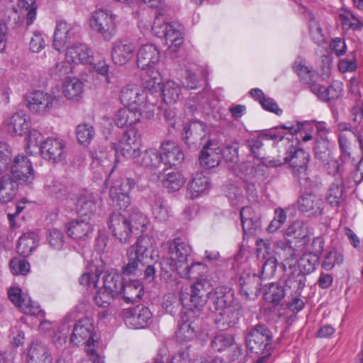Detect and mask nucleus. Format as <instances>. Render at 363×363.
Masks as SVG:
<instances>
[{"instance_id": "nucleus-1", "label": "nucleus", "mask_w": 363, "mask_h": 363, "mask_svg": "<svg viewBox=\"0 0 363 363\" xmlns=\"http://www.w3.org/2000/svg\"><path fill=\"white\" fill-rule=\"evenodd\" d=\"M147 223V217L142 213H133L125 217L120 213H113L108 219V228L121 242H127L133 233L143 232Z\"/></svg>"}, {"instance_id": "nucleus-2", "label": "nucleus", "mask_w": 363, "mask_h": 363, "mask_svg": "<svg viewBox=\"0 0 363 363\" xmlns=\"http://www.w3.org/2000/svg\"><path fill=\"white\" fill-rule=\"evenodd\" d=\"M155 242L152 237L140 236L136 242L128 250V262L122 267V274L127 276L135 274L138 269L139 264L147 257L148 250L155 248Z\"/></svg>"}, {"instance_id": "nucleus-3", "label": "nucleus", "mask_w": 363, "mask_h": 363, "mask_svg": "<svg viewBox=\"0 0 363 363\" xmlns=\"http://www.w3.org/2000/svg\"><path fill=\"white\" fill-rule=\"evenodd\" d=\"M152 33L158 38H164L169 47H179L183 43L181 30L175 25L165 21L163 14L159 12L155 17L151 27Z\"/></svg>"}, {"instance_id": "nucleus-4", "label": "nucleus", "mask_w": 363, "mask_h": 363, "mask_svg": "<svg viewBox=\"0 0 363 363\" xmlns=\"http://www.w3.org/2000/svg\"><path fill=\"white\" fill-rule=\"evenodd\" d=\"M70 341L77 346L93 345V347H98L99 340L94 330L93 320L89 318H83L79 320L74 325Z\"/></svg>"}, {"instance_id": "nucleus-5", "label": "nucleus", "mask_w": 363, "mask_h": 363, "mask_svg": "<svg viewBox=\"0 0 363 363\" xmlns=\"http://www.w3.org/2000/svg\"><path fill=\"white\" fill-rule=\"evenodd\" d=\"M140 135L134 128L128 130L123 135L119 143L116 145L113 144L111 150L114 152L116 159L136 158L140 157L139 143Z\"/></svg>"}, {"instance_id": "nucleus-6", "label": "nucleus", "mask_w": 363, "mask_h": 363, "mask_svg": "<svg viewBox=\"0 0 363 363\" xmlns=\"http://www.w3.org/2000/svg\"><path fill=\"white\" fill-rule=\"evenodd\" d=\"M59 97L55 94L37 90L26 96V106L29 111L38 115H45L59 102Z\"/></svg>"}, {"instance_id": "nucleus-7", "label": "nucleus", "mask_w": 363, "mask_h": 363, "mask_svg": "<svg viewBox=\"0 0 363 363\" xmlns=\"http://www.w3.org/2000/svg\"><path fill=\"white\" fill-rule=\"evenodd\" d=\"M116 17V15L106 9H99L92 13L90 26L105 40H109L115 34Z\"/></svg>"}, {"instance_id": "nucleus-8", "label": "nucleus", "mask_w": 363, "mask_h": 363, "mask_svg": "<svg viewBox=\"0 0 363 363\" xmlns=\"http://www.w3.org/2000/svg\"><path fill=\"white\" fill-rule=\"evenodd\" d=\"M168 246V262L169 268L176 271L180 266L186 264L188 257L191 252L190 245L180 238H176L169 240Z\"/></svg>"}, {"instance_id": "nucleus-9", "label": "nucleus", "mask_w": 363, "mask_h": 363, "mask_svg": "<svg viewBox=\"0 0 363 363\" xmlns=\"http://www.w3.org/2000/svg\"><path fill=\"white\" fill-rule=\"evenodd\" d=\"M199 315L192 309H186L181 313L176 332V337L179 341H191L196 337Z\"/></svg>"}, {"instance_id": "nucleus-10", "label": "nucleus", "mask_w": 363, "mask_h": 363, "mask_svg": "<svg viewBox=\"0 0 363 363\" xmlns=\"http://www.w3.org/2000/svg\"><path fill=\"white\" fill-rule=\"evenodd\" d=\"M211 283L207 279H201L196 281L190 289L189 308L197 313L201 314L208 298L210 300L211 292Z\"/></svg>"}, {"instance_id": "nucleus-11", "label": "nucleus", "mask_w": 363, "mask_h": 363, "mask_svg": "<svg viewBox=\"0 0 363 363\" xmlns=\"http://www.w3.org/2000/svg\"><path fill=\"white\" fill-rule=\"evenodd\" d=\"M9 299L24 314L30 315H43V311L40 306L32 301L27 294H23L18 286H13L8 290Z\"/></svg>"}, {"instance_id": "nucleus-12", "label": "nucleus", "mask_w": 363, "mask_h": 363, "mask_svg": "<svg viewBox=\"0 0 363 363\" xmlns=\"http://www.w3.org/2000/svg\"><path fill=\"white\" fill-rule=\"evenodd\" d=\"M271 342L272 336L267 328L262 325L255 326L246 337L247 347L255 353L267 351Z\"/></svg>"}, {"instance_id": "nucleus-13", "label": "nucleus", "mask_w": 363, "mask_h": 363, "mask_svg": "<svg viewBox=\"0 0 363 363\" xmlns=\"http://www.w3.org/2000/svg\"><path fill=\"white\" fill-rule=\"evenodd\" d=\"M133 179H123L120 184H115L110 189V197L113 205L120 210H125L130 203L129 191L135 186Z\"/></svg>"}, {"instance_id": "nucleus-14", "label": "nucleus", "mask_w": 363, "mask_h": 363, "mask_svg": "<svg viewBox=\"0 0 363 363\" xmlns=\"http://www.w3.org/2000/svg\"><path fill=\"white\" fill-rule=\"evenodd\" d=\"M126 325L133 329L145 328L151 321L152 313L148 308L137 306L126 309L123 313Z\"/></svg>"}, {"instance_id": "nucleus-15", "label": "nucleus", "mask_w": 363, "mask_h": 363, "mask_svg": "<svg viewBox=\"0 0 363 363\" xmlns=\"http://www.w3.org/2000/svg\"><path fill=\"white\" fill-rule=\"evenodd\" d=\"M208 134L207 125L201 121L194 120L184 125L183 140L189 146H200L203 140Z\"/></svg>"}, {"instance_id": "nucleus-16", "label": "nucleus", "mask_w": 363, "mask_h": 363, "mask_svg": "<svg viewBox=\"0 0 363 363\" xmlns=\"http://www.w3.org/2000/svg\"><path fill=\"white\" fill-rule=\"evenodd\" d=\"M137 65L142 70L156 69L160 60V52L153 44L142 45L137 52Z\"/></svg>"}, {"instance_id": "nucleus-17", "label": "nucleus", "mask_w": 363, "mask_h": 363, "mask_svg": "<svg viewBox=\"0 0 363 363\" xmlns=\"http://www.w3.org/2000/svg\"><path fill=\"white\" fill-rule=\"evenodd\" d=\"M210 303H212L214 311L238 304L234 298V291L228 286H218L212 289Z\"/></svg>"}, {"instance_id": "nucleus-18", "label": "nucleus", "mask_w": 363, "mask_h": 363, "mask_svg": "<svg viewBox=\"0 0 363 363\" xmlns=\"http://www.w3.org/2000/svg\"><path fill=\"white\" fill-rule=\"evenodd\" d=\"M262 278L255 273L244 272L240 278V294L246 299H255L261 290Z\"/></svg>"}, {"instance_id": "nucleus-19", "label": "nucleus", "mask_w": 363, "mask_h": 363, "mask_svg": "<svg viewBox=\"0 0 363 363\" xmlns=\"http://www.w3.org/2000/svg\"><path fill=\"white\" fill-rule=\"evenodd\" d=\"M100 198L93 192L85 191L77 197V212L79 218L92 219Z\"/></svg>"}, {"instance_id": "nucleus-20", "label": "nucleus", "mask_w": 363, "mask_h": 363, "mask_svg": "<svg viewBox=\"0 0 363 363\" xmlns=\"http://www.w3.org/2000/svg\"><path fill=\"white\" fill-rule=\"evenodd\" d=\"M134 45L128 40L121 39L113 43L111 55L114 64L124 65L129 62L134 56Z\"/></svg>"}, {"instance_id": "nucleus-21", "label": "nucleus", "mask_w": 363, "mask_h": 363, "mask_svg": "<svg viewBox=\"0 0 363 363\" xmlns=\"http://www.w3.org/2000/svg\"><path fill=\"white\" fill-rule=\"evenodd\" d=\"M40 155L44 159H61L67 156L65 141L60 138H48L41 145Z\"/></svg>"}, {"instance_id": "nucleus-22", "label": "nucleus", "mask_w": 363, "mask_h": 363, "mask_svg": "<svg viewBox=\"0 0 363 363\" xmlns=\"http://www.w3.org/2000/svg\"><path fill=\"white\" fill-rule=\"evenodd\" d=\"M79 30L77 25L67 23L65 21L57 23L53 39L54 48L60 51L72 39Z\"/></svg>"}, {"instance_id": "nucleus-23", "label": "nucleus", "mask_w": 363, "mask_h": 363, "mask_svg": "<svg viewBox=\"0 0 363 363\" xmlns=\"http://www.w3.org/2000/svg\"><path fill=\"white\" fill-rule=\"evenodd\" d=\"M11 172L15 181L24 185L32 184L35 179V170L30 160H12Z\"/></svg>"}, {"instance_id": "nucleus-24", "label": "nucleus", "mask_w": 363, "mask_h": 363, "mask_svg": "<svg viewBox=\"0 0 363 363\" xmlns=\"http://www.w3.org/2000/svg\"><path fill=\"white\" fill-rule=\"evenodd\" d=\"M240 305L236 304L223 309L215 311V324L221 330L234 326L238 321L240 314Z\"/></svg>"}, {"instance_id": "nucleus-25", "label": "nucleus", "mask_w": 363, "mask_h": 363, "mask_svg": "<svg viewBox=\"0 0 363 363\" xmlns=\"http://www.w3.org/2000/svg\"><path fill=\"white\" fill-rule=\"evenodd\" d=\"M94 231L92 219L79 218L69 221L67 225V235L74 240L89 238Z\"/></svg>"}, {"instance_id": "nucleus-26", "label": "nucleus", "mask_w": 363, "mask_h": 363, "mask_svg": "<svg viewBox=\"0 0 363 363\" xmlns=\"http://www.w3.org/2000/svg\"><path fill=\"white\" fill-rule=\"evenodd\" d=\"M146 157H158L160 159L166 157L167 159H184V155L180 145L174 140H166L161 143L160 152H157L155 149L150 148L145 152Z\"/></svg>"}, {"instance_id": "nucleus-27", "label": "nucleus", "mask_w": 363, "mask_h": 363, "mask_svg": "<svg viewBox=\"0 0 363 363\" xmlns=\"http://www.w3.org/2000/svg\"><path fill=\"white\" fill-rule=\"evenodd\" d=\"M65 59L69 63L89 64L93 60V52L84 44L73 45L67 48Z\"/></svg>"}, {"instance_id": "nucleus-28", "label": "nucleus", "mask_w": 363, "mask_h": 363, "mask_svg": "<svg viewBox=\"0 0 363 363\" xmlns=\"http://www.w3.org/2000/svg\"><path fill=\"white\" fill-rule=\"evenodd\" d=\"M7 132L15 136H21L29 128V121L27 115L23 111L16 112L7 118L5 121Z\"/></svg>"}, {"instance_id": "nucleus-29", "label": "nucleus", "mask_w": 363, "mask_h": 363, "mask_svg": "<svg viewBox=\"0 0 363 363\" xmlns=\"http://www.w3.org/2000/svg\"><path fill=\"white\" fill-rule=\"evenodd\" d=\"M298 208L301 212L308 216L321 214L323 210V202L314 194H304L298 200Z\"/></svg>"}, {"instance_id": "nucleus-30", "label": "nucleus", "mask_w": 363, "mask_h": 363, "mask_svg": "<svg viewBox=\"0 0 363 363\" xmlns=\"http://www.w3.org/2000/svg\"><path fill=\"white\" fill-rule=\"evenodd\" d=\"M210 185L209 179L202 172H197L187 184L186 196L190 199L198 198L210 188Z\"/></svg>"}, {"instance_id": "nucleus-31", "label": "nucleus", "mask_w": 363, "mask_h": 363, "mask_svg": "<svg viewBox=\"0 0 363 363\" xmlns=\"http://www.w3.org/2000/svg\"><path fill=\"white\" fill-rule=\"evenodd\" d=\"M143 294V284L138 280H130L123 282L119 296H121L126 303H134L140 300Z\"/></svg>"}, {"instance_id": "nucleus-32", "label": "nucleus", "mask_w": 363, "mask_h": 363, "mask_svg": "<svg viewBox=\"0 0 363 363\" xmlns=\"http://www.w3.org/2000/svg\"><path fill=\"white\" fill-rule=\"evenodd\" d=\"M208 267L201 262H194L189 264L180 266L175 272L177 274L184 279H195L197 280L204 279L203 277L207 273Z\"/></svg>"}, {"instance_id": "nucleus-33", "label": "nucleus", "mask_w": 363, "mask_h": 363, "mask_svg": "<svg viewBox=\"0 0 363 363\" xmlns=\"http://www.w3.org/2000/svg\"><path fill=\"white\" fill-rule=\"evenodd\" d=\"M285 236L289 240H297L301 245L306 246L309 241L308 228L302 220H296L289 225L286 230Z\"/></svg>"}, {"instance_id": "nucleus-34", "label": "nucleus", "mask_w": 363, "mask_h": 363, "mask_svg": "<svg viewBox=\"0 0 363 363\" xmlns=\"http://www.w3.org/2000/svg\"><path fill=\"white\" fill-rule=\"evenodd\" d=\"M28 363H51L52 357L48 348L40 342H33L27 354Z\"/></svg>"}, {"instance_id": "nucleus-35", "label": "nucleus", "mask_w": 363, "mask_h": 363, "mask_svg": "<svg viewBox=\"0 0 363 363\" xmlns=\"http://www.w3.org/2000/svg\"><path fill=\"white\" fill-rule=\"evenodd\" d=\"M133 101V104L130 107L143 111L144 117L147 119L153 116L155 102L151 101L150 96L145 89H142V91H138V94Z\"/></svg>"}, {"instance_id": "nucleus-36", "label": "nucleus", "mask_w": 363, "mask_h": 363, "mask_svg": "<svg viewBox=\"0 0 363 363\" xmlns=\"http://www.w3.org/2000/svg\"><path fill=\"white\" fill-rule=\"evenodd\" d=\"M84 84L77 78H66L62 84V92L68 100L78 101L83 94Z\"/></svg>"}, {"instance_id": "nucleus-37", "label": "nucleus", "mask_w": 363, "mask_h": 363, "mask_svg": "<svg viewBox=\"0 0 363 363\" xmlns=\"http://www.w3.org/2000/svg\"><path fill=\"white\" fill-rule=\"evenodd\" d=\"M351 140L358 142L360 148L363 150V137L362 135L355 133L353 131L340 133L338 135V142L342 157H350L351 156Z\"/></svg>"}, {"instance_id": "nucleus-38", "label": "nucleus", "mask_w": 363, "mask_h": 363, "mask_svg": "<svg viewBox=\"0 0 363 363\" xmlns=\"http://www.w3.org/2000/svg\"><path fill=\"white\" fill-rule=\"evenodd\" d=\"M142 80L144 88L151 92L150 97H152L153 92L161 89L162 78L160 73L157 69L143 70Z\"/></svg>"}, {"instance_id": "nucleus-39", "label": "nucleus", "mask_w": 363, "mask_h": 363, "mask_svg": "<svg viewBox=\"0 0 363 363\" xmlns=\"http://www.w3.org/2000/svg\"><path fill=\"white\" fill-rule=\"evenodd\" d=\"M38 244V236L33 232L24 233L18 240V252L23 257L29 256Z\"/></svg>"}, {"instance_id": "nucleus-40", "label": "nucleus", "mask_w": 363, "mask_h": 363, "mask_svg": "<svg viewBox=\"0 0 363 363\" xmlns=\"http://www.w3.org/2000/svg\"><path fill=\"white\" fill-rule=\"evenodd\" d=\"M18 189L16 181L10 177H3L0 180V201L9 203L15 197Z\"/></svg>"}, {"instance_id": "nucleus-41", "label": "nucleus", "mask_w": 363, "mask_h": 363, "mask_svg": "<svg viewBox=\"0 0 363 363\" xmlns=\"http://www.w3.org/2000/svg\"><path fill=\"white\" fill-rule=\"evenodd\" d=\"M121 276L115 272H106L103 278V288L115 297L119 296L121 288L123 284Z\"/></svg>"}, {"instance_id": "nucleus-42", "label": "nucleus", "mask_w": 363, "mask_h": 363, "mask_svg": "<svg viewBox=\"0 0 363 363\" xmlns=\"http://www.w3.org/2000/svg\"><path fill=\"white\" fill-rule=\"evenodd\" d=\"M276 254L280 260L283 261L289 268L295 266L297 262L296 250L291 243L281 242L278 243L276 247Z\"/></svg>"}, {"instance_id": "nucleus-43", "label": "nucleus", "mask_w": 363, "mask_h": 363, "mask_svg": "<svg viewBox=\"0 0 363 363\" xmlns=\"http://www.w3.org/2000/svg\"><path fill=\"white\" fill-rule=\"evenodd\" d=\"M43 136L40 131L36 129H32L29 131L28 141L26 147V155L22 159L28 157H37L40 155Z\"/></svg>"}, {"instance_id": "nucleus-44", "label": "nucleus", "mask_w": 363, "mask_h": 363, "mask_svg": "<svg viewBox=\"0 0 363 363\" xmlns=\"http://www.w3.org/2000/svg\"><path fill=\"white\" fill-rule=\"evenodd\" d=\"M293 69L298 74L300 80L305 84H311L315 81L318 74L313 69H310L305 65L301 58H297L293 65Z\"/></svg>"}, {"instance_id": "nucleus-45", "label": "nucleus", "mask_w": 363, "mask_h": 363, "mask_svg": "<svg viewBox=\"0 0 363 363\" xmlns=\"http://www.w3.org/2000/svg\"><path fill=\"white\" fill-rule=\"evenodd\" d=\"M263 296L266 301L277 304L285 296V291L280 284L272 282L265 286Z\"/></svg>"}, {"instance_id": "nucleus-46", "label": "nucleus", "mask_w": 363, "mask_h": 363, "mask_svg": "<svg viewBox=\"0 0 363 363\" xmlns=\"http://www.w3.org/2000/svg\"><path fill=\"white\" fill-rule=\"evenodd\" d=\"M181 94V88L178 84L169 80L162 86V97L167 104H173L177 101Z\"/></svg>"}, {"instance_id": "nucleus-47", "label": "nucleus", "mask_w": 363, "mask_h": 363, "mask_svg": "<svg viewBox=\"0 0 363 363\" xmlns=\"http://www.w3.org/2000/svg\"><path fill=\"white\" fill-rule=\"evenodd\" d=\"M344 186L341 181L333 183L328 190L326 201L332 207H339L344 201Z\"/></svg>"}, {"instance_id": "nucleus-48", "label": "nucleus", "mask_w": 363, "mask_h": 363, "mask_svg": "<svg viewBox=\"0 0 363 363\" xmlns=\"http://www.w3.org/2000/svg\"><path fill=\"white\" fill-rule=\"evenodd\" d=\"M18 9L23 16H26V24L31 25L36 18L35 0H18Z\"/></svg>"}, {"instance_id": "nucleus-49", "label": "nucleus", "mask_w": 363, "mask_h": 363, "mask_svg": "<svg viewBox=\"0 0 363 363\" xmlns=\"http://www.w3.org/2000/svg\"><path fill=\"white\" fill-rule=\"evenodd\" d=\"M235 343L234 337L225 333L216 334L211 340V347L213 350L221 352L226 351Z\"/></svg>"}, {"instance_id": "nucleus-50", "label": "nucleus", "mask_w": 363, "mask_h": 363, "mask_svg": "<svg viewBox=\"0 0 363 363\" xmlns=\"http://www.w3.org/2000/svg\"><path fill=\"white\" fill-rule=\"evenodd\" d=\"M319 261V256L315 253L306 252L302 255L298 260L299 271L304 274H310L315 271Z\"/></svg>"}, {"instance_id": "nucleus-51", "label": "nucleus", "mask_w": 363, "mask_h": 363, "mask_svg": "<svg viewBox=\"0 0 363 363\" xmlns=\"http://www.w3.org/2000/svg\"><path fill=\"white\" fill-rule=\"evenodd\" d=\"M76 135L79 143L83 145H88L95 136V130L89 123H81L76 128Z\"/></svg>"}, {"instance_id": "nucleus-52", "label": "nucleus", "mask_w": 363, "mask_h": 363, "mask_svg": "<svg viewBox=\"0 0 363 363\" xmlns=\"http://www.w3.org/2000/svg\"><path fill=\"white\" fill-rule=\"evenodd\" d=\"M186 182L185 177L179 172L167 173L162 180L163 186L170 191L179 190Z\"/></svg>"}, {"instance_id": "nucleus-53", "label": "nucleus", "mask_w": 363, "mask_h": 363, "mask_svg": "<svg viewBox=\"0 0 363 363\" xmlns=\"http://www.w3.org/2000/svg\"><path fill=\"white\" fill-rule=\"evenodd\" d=\"M306 274L300 271L291 272L286 281V286L297 294H301L306 286Z\"/></svg>"}, {"instance_id": "nucleus-54", "label": "nucleus", "mask_w": 363, "mask_h": 363, "mask_svg": "<svg viewBox=\"0 0 363 363\" xmlns=\"http://www.w3.org/2000/svg\"><path fill=\"white\" fill-rule=\"evenodd\" d=\"M308 28L311 38L315 43L320 45L325 42V38L319 21L313 16L311 17L309 20Z\"/></svg>"}, {"instance_id": "nucleus-55", "label": "nucleus", "mask_w": 363, "mask_h": 363, "mask_svg": "<svg viewBox=\"0 0 363 363\" xmlns=\"http://www.w3.org/2000/svg\"><path fill=\"white\" fill-rule=\"evenodd\" d=\"M138 91H142V88L137 85H128L124 87L120 94L121 103L127 107H130L133 104V98L138 94Z\"/></svg>"}, {"instance_id": "nucleus-56", "label": "nucleus", "mask_w": 363, "mask_h": 363, "mask_svg": "<svg viewBox=\"0 0 363 363\" xmlns=\"http://www.w3.org/2000/svg\"><path fill=\"white\" fill-rule=\"evenodd\" d=\"M152 215L158 222L167 220L169 215L167 202L162 199L157 200L152 207Z\"/></svg>"}, {"instance_id": "nucleus-57", "label": "nucleus", "mask_w": 363, "mask_h": 363, "mask_svg": "<svg viewBox=\"0 0 363 363\" xmlns=\"http://www.w3.org/2000/svg\"><path fill=\"white\" fill-rule=\"evenodd\" d=\"M240 216L243 231L245 233L250 232L254 225V210L250 206L242 207Z\"/></svg>"}, {"instance_id": "nucleus-58", "label": "nucleus", "mask_w": 363, "mask_h": 363, "mask_svg": "<svg viewBox=\"0 0 363 363\" xmlns=\"http://www.w3.org/2000/svg\"><path fill=\"white\" fill-rule=\"evenodd\" d=\"M344 261L343 255L336 250H330L324 257L322 267L325 270H331L335 264H341Z\"/></svg>"}, {"instance_id": "nucleus-59", "label": "nucleus", "mask_w": 363, "mask_h": 363, "mask_svg": "<svg viewBox=\"0 0 363 363\" xmlns=\"http://www.w3.org/2000/svg\"><path fill=\"white\" fill-rule=\"evenodd\" d=\"M286 163L289 162V166L292 174L299 178H305L307 171V162L305 160H285Z\"/></svg>"}, {"instance_id": "nucleus-60", "label": "nucleus", "mask_w": 363, "mask_h": 363, "mask_svg": "<svg viewBox=\"0 0 363 363\" xmlns=\"http://www.w3.org/2000/svg\"><path fill=\"white\" fill-rule=\"evenodd\" d=\"M96 348L93 347V345H88L85 348L86 356L82 358L79 363H105L104 357L96 352Z\"/></svg>"}, {"instance_id": "nucleus-61", "label": "nucleus", "mask_w": 363, "mask_h": 363, "mask_svg": "<svg viewBox=\"0 0 363 363\" xmlns=\"http://www.w3.org/2000/svg\"><path fill=\"white\" fill-rule=\"evenodd\" d=\"M48 240L51 247L59 250L62 248L64 243V235L60 230H50Z\"/></svg>"}, {"instance_id": "nucleus-62", "label": "nucleus", "mask_w": 363, "mask_h": 363, "mask_svg": "<svg viewBox=\"0 0 363 363\" xmlns=\"http://www.w3.org/2000/svg\"><path fill=\"white\" fill-rule=\"evenodd\" d=\"M115 298L116 297L113 295L100 287L96 291L94 299L96 305L100 307L106 308L109 306L111 301Z\"/></svg>"}, {"instance_id": "nucleus-63", "label": "nucleus", "mask_w": 363, "mask_h": 363, "mask_svg": "<svg viewBox=\"0 0 363 363\" xmlns=\"http://www.w3.org/2000/svg\"><path fill=\"white\" fill-rule=\"evenodd\" d=\"M9 265L14 274L26 275L30 270V264L25 259H13Z\"/></svg>"}, {"instance_id": "nucleus-64", "label": "nucleus", "mask_w": 363, "mask_h": 363, "mask_svg": "<svg viewBox=\"0 0 363 363\" xmlns=\"http://www.w3.org/2000/svg\"><path fill=\"white\" fill-rule=\"evenodd\" d=\"M70 64L67 60L57 64L54 68L51 69V74L57 79L66 77L72 71V67Z\"/></svg>"}]
</instances>
